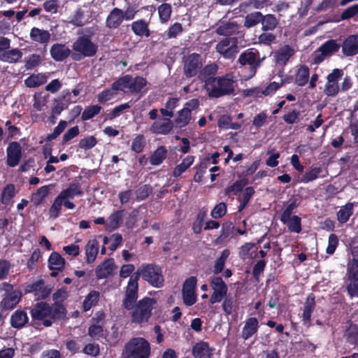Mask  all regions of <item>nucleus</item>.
<instances>
[{
    "label": "nucleus",
    "mask_w": 358,
    "mask_h": 358,
    "mask_svg": "<svg viewBox=\"0 0 358 358\" xmlns=\"http://www.w3.org/2000/svg\"><path fill=\"white\" fill-rule=\"evenodd\" d=\"M236 78L232 73H227L215 78H209L206 81L204 87L210 97L218 98L234 93Z\"/></svg>",
    "instance_id": "f257e3e1"
},
{
    "label": "nucleus",
    "mask_w": 358,
    "mask_h": 358,
    "mask_svg": "<svg viewBox=\"0 0 358 358\" xmlns=\"http://www.w3.org/2000/svg\"><path fill=\"white\" fill-rule=\"evenodd\" d=\"M150 345L147 340L137 337L126 343L122 350V358H149Z\"/></svg>",
    "instance_id": "f03ea898"
},
{
    "label": "nucleus",
    "mask_w": 358,
    "mask_h": 358,
    "mask_svg": "<svg viewBox=\"0 0 358 358\" xmlns=\"http://www.w3.org/2000/svg\"><path fill=\"white\" fill-rule=\"evenodd\" d=\"M134 274L138 277L141 275L144 280L155 287H162L164 285V279L162 268L157 265L143 264Z\"/></svg>",
    "instance_id": "7ed1b4c3"
},
{
    "label": "nucleus",
    "mask_w": 358,
    "mask_h": 358,
    "mask_svg": "<svg viewBox=\"0 0 358 358\" xmlns=\"http://www.w3.org/2000/svg\"><path fill=\"white\" fill-rule=\"evenodd\" d=\"M156 301L151 298H143L139 301L131 313V320L135 323L145 322L151 315Z\"/></svg>",
    "instance_id": "20e7f679"
},
{
    "label": "nucleus",
    "mask_w": 358,
    "mask_h": 358,
    "mask_svg": "<svg viewBox=\"0 0 358 358\" xmlns=\"http://www.w3.org/2000/svg\"><path fill=\"white\" fill-rule=\"evenodd\" d=\"M238 62L241 66H250V75L245 78V80H248L255 75L257 69L260 66L259 52L254 48L248 49L240 55Z\"/></svg>",
    "instance_id": "39448f33"
},
{
    "label": "nucleus",
    "mask_w": 358,
    "mask_h": 358,
    "mask_svg": "<svg viewBox=\"0 0 358 358\" xmlns=\"http://www.w3.org/2000/svg\"><path fill=\"white\" fill-rule=\"evenodd\" d=\"M210 286L213 290L210 297V303L211 304L220 303L227 296L228 287L221 277L212 276L210 278Z\"/></svg>",
    "instance_id": "423d86ee"
},
{
    "label": "nucleus",
    "mask_w": 358,
    "mask_h": 358,
    "mask_svg": "<svg viewBox=\"0 0 358 358\" xmlns=\"http://www.w3.org/2000/svg\"><path fill=\"white\" fill-rule=\"evenodd\" d=\"M196 278L194 276H191L185 280L182 285V300L183 303L187 306L194 305L196 301Z\"/></svg>",
    "instance_id": "0eeeda50"
},
{
    "label": "nucleus",
    "mask_w": 358,
    "mask_h": 358,
    "mask_svg": "<svg viewBox=\"0 0 358 358\" xmlns=\"http://www.w3.org/2000/svg\"><path fill=\"white\" fill-rule=\"evenodd\" d=\"M203 66V59L200 55L192 53L184 59V73L187 77L195 76Z\"/></svg>",
    "instance_id": "6e6552de"
},
{
    "label": "nucleus",
    "mask_w": 358,
    "mask_h": 358,
    "mask_svg": "<svg viewBox=\"0 0 358 358\" xmlns=\"http://www.w3.org/2000/svg\"><path fill=\"white\" fill-rule=\"evenodd\" d=\"M215 50L224 58L232 59L238 52L237 41L234 38H225L217 44Z\"/></svg>",
    "instance_id": "1a4fd4ad"
},
{
    "label": "nucleus",
    "mask_w": 358,
    "mask_h": 358,
    "mask_svg": "<svg viewBox=\"0 0 358 358\" xmlns=\"http://www.w3.org/2000/svg\"><path fill=\"white\" fill-rule=\"evenodd\" d=\"M73 50L80 53L83 57H92L95 55L97 46L89 38L79 37L73 45Z\"/></svg>",
    "instance_id": "9d476101"
},
{
    "label": "nucleus",
    "mask_w": 358,
    "mask_h": 358,
    "mask_svg": "<svg viewBox=\"0 0 358 358\" xmlns=\"http://www.w3.org/2000/svg\"><path fill=\"white\" fill-rule=\"evenodd\" d=\"M346 290L350 298L358 297V266H348Z\"/></svg>",
    "instance_id": "9b49d317"
},
{
    "label": "nucleus",
    "mask_w": 358,
    "mask_h": 358,
    "mask_svg": "<svg viewBox=\"0 0 358 358\" xmlns=\"http://www.w3.org/2000/svg\"><path fill=\"white\" fill-rule=\"evenodd\" d=\"M238 257L244 262H250L258 257L257 244L247 242L238 248Z\"/></svg>",
    "instance_id": "f8f14e48"
},
{
    "label": "nucleus",
    "mask_w": 358,
    "mask_h": 358,
    "mask_svg": "<svg viewBox=\"0 0 358 358\" xmlns=\"http://www.w3.org/2000/svg\"><path fill=\"white\" fill-rule=\"evenodd\" d=\"M310 79V69L306 64H299L295 66L293 82L298 87H303L308 83Z\"/></svg>",
    "instance_id": "ddd939ff"
},
{
    "label": "nucleus",
    "mask_w": 358,
    "mask_h": 358,
    "mask_svg": "<svg viewBox=\"0 0 358 358\" xmlns=\"http://www.w3.org/2000/svg\"><path fill=\"white\" fill-rule=\"evenodd\" d=\"M173 128V122L169 118H161L154 122L150 131L154 134H168Z\"/></svg>",
    "instance_id": "4468645a"
},
{
    "label": "nucleus",
    "mask_w": 358,
    "mask_h": 358,
    "mask_svg": "<svg viewBox=\"0 0 358 358\" xmlns=\"http://www.w3.org/2000/svg\"><path fill=\"white\" fill-rule=\"evenodd\" d=\"M21 147L17 142L11 143L7 148V164L10 167L16 166L21 159Z\"/></svg>",
    "instance_id": "2eb2a0df"
},
{
    "label": "nucleus",
    "mask_w": 358,
    "mask_h": 358,
    "mask_svg": "<svg viewBox=\"0 0 358 358\" xmlns=\"http://www.w3.org/2000/svg\"><path fill=\"white\" fill-rule=\"evenodd\" d=\"M116 268L114 259L112 258L107 259L97 266L96 276L98 279L106 278L111 275Z\"/></svg>",
    "instance_id": "dca6fc26"
},
{
    "label": "nucleus",
    "mask_w": 358,
    "mask_h": 358,
    "mask_svg": "<svg viewBox=\"0 0 358 358\" xmlns=\"http://www.w3.org/2000/svg\"><path fill=\"white\" fill-rule=\"evenodd\" d=\"M294 50L289 45H284L273 52V57L278 65L285 66L294 54Z\"/></svg>",
    "instance_id": "f3484780"
},
{
    "label": "nucleus",
    "mask_w": 358,
    "mask_h": 358,
    "mask_svg": "<svg viewBox=\"0 0 358 358\" xmlns=\"http://www.w3.org/2000/svg\"><path fill=\"white\" fill-rule=\"evenodd\" d=\"M342 52L347 57L354 56L358 53V35L348 36L342 44Z\"/></svg>",
    "instance_id": "a211bd4d"
},
{
    "label": "nucleus",
    "mask_w": 358,
    "mask_h": 358,
    "mask_svg": "<svg viewBox=\"0 0 358 358\" xmlns=\"http://www.w3.org/2000/svg\"><path fill=\"white\" fill-rule=\"evenodd\" d=\"M50 314V306L45 302L37 303L31 310V315L36 320H48Z\"/></svg>",
    "instance_id": "6ab92c4d"
},
{
    "label": "nucleus",
    "mask_w": 358,
    "mask_h": 358,
    "mask_svg": "<svg viewBox=\"0 0 358 358\" xmlns=\"http://www.w3.org/2000/svg\"><path fill=\"white\" fill-rule=\"evenodd\" d=\"M259 329V322L256 317H249L244 322L241 336L245 341L255 335Z\"/></svg>",
    "instance_id": "aec40b11"
},
{
    "label": "nucleus",
    "mask_w": 358,
    "mask_h": 358,
    "mask_svg": "<svg viewBox=\"0 0 358 358\" xmlns=\"http://www.w3.org/2000/svg\"><path fill=\"white\" fill-rule=\"evenodd\" d=\"M66 310L61 303H55L52 307H50V319L45 320L43 324L45 327L52 325V320H62L66 317Z\"/></svg>",
    "instance_id": "412c9836"
},
{
    "label": "nucleus",
    "mask_w": 358,
    "mask_h": 358,
    "mask_svg": "<svg viewBox=\"0 0 358 358\" xmlns=\"http://www.w3.org/2000/svg\"><path fill=\"white\" fill-rule=\"evenodd\" d=\"M122 9L114 8L108 14L106 20V27L108 29H117L123 22Z\"/></svg>",
    "instance_id": "4be33fe9"
},
{
    "label": "nucleus",
    "mask_w": 358,
    "mask_h": 358,
    "mask_svg": "<svg viewBox=\"0 0 358 358\" xmlns=\"http://www.w3.org/2000/svg\"><path fill=\"white\" fill-rule=\"evenodd\" d=\"M315 296L313 294H310L307 296L303 309L302 320L303 324L309 326L311 320V315L313 310H315Z\"/></svg>",
    "instance_id": "5701e85b"
},
{
    "label": "nucleus",
    "mask_w": 358,
    "mask_h": 358,
    "mask_svg": "<svg viewBox=\"0 0 358 358\" xmlns=\"http://www.w3.org/2000/svg\"><path fill=\"white\" fill-rule=\"evenodd\" d=\"M99 242L96 239L90 240L85 247V260L87 264H93L99 253Z\"/></svg>",
    "instance_id": "b1692460"
},
{
    "label": "nucleus",
    "mask_w": 358,
    "mask_h": 358,
    "mask_svg": "<svg viewBox=\"0 0 358 358\" xmlns=\"http://www.w3.org/2000/svg\"><path fill=\"white\" fill-rule=\"evenodd\" d=\"M83 192L79 182L71 183L67 188L61 191L58 194L63 200L73 199L75 196H82Z\"/></svg>",
    "instance_id": "393cba45"
},
{
    "label": "nucleus",
    "mask_w": 358,
    "mask_h": 358,
    "mask_svg": "<svg viewBox=\"0 0 358 358\" xmlns=\"http://www.w3.org/2000/svg\"><path fill=\"white\" fill-rule=\"evenodd\" d=\"M50 52L55 61L61 62L69 56L71 50L64 44L56 43L51 47Z\"/></svg>",
    "instance_id": "a878e982"
},
{
    "label": "nucleus",
    "mask_w": 358,
    "mask_h": 358,
    "mask_svg": "<svg viewBox=\"0 0 358 358\" xmlns=\"http://www.w3.org/2000/svg\"><path fill=\"white\" fill-rule=\"evenodd\" d=\"M22 294L20 291L8 292L2 300L1 305L5 309H13L20 302Z\"/></svg>",
    "instance_id": "bb28decb"
},
{
    "label": "nucleus",
    "mask_w": 358,
    "mask_h": 358,
    "mask_svg": "<svg viewBox=\"0 0 358 358\" xmlns=\"http://www.w3.org/2000/svg\"><path fill=\"white\" fill-rule=\"evenodd\" d=\"M29 37L34 42L47 43L50 39V34L47 30L33 27L31 29Z\"/></svg>",
    "instance_id": "cd10ccee"
},
{
    "label": "nucleus",
    "mask_w": 358,
    "mask_h": 358,
    "mask_svg": "<svg viewBox=\"0 0 358 358\" xmlns=\"http://www.w3.org/2000/svg\"><path fill=\"white\" fill-rule=\"evenodd\" d=\"M123 210H116L114 213H113L108 217L106 222V229L109 231H113L120 227L123 222Z\"/></svg>",
    "instance_id": "c85d7f7f"
},
{
    "label": "nucleus",
    "mask_w": 358,
    "mask_h": 358,
    "mask_svg": "<svg viewBox=\"0 0 358 358\" xmlns=\"http://www.w3.org/2000/svg\"><path fill=\"white\" fill-rule=\"evenodd\" d=\"M22 57L20 49L13 48L0 53V60L10 64L17 62Z\"/></svg>",
    "instance_id": "c756f323"
},
{
    "label": "nucleus",
    "mask_w": 358,
    "mask_h": 358,
    "mask_svg": "<svg viewBox=\"0 0 358 358\" xmlns=\"http://www.w3.org/2000/svg\"><path fill=\"white\" fill-rule=\"evenodd\" d=\"M345 341L355 348L358 343V326L350 324L344 332Z\"/></svg>",
    "instance_id": "7c9ffc66"
},
{
    "label": "nucleus",
    "mask_w": 358,
    "mask_h": 358,
    "mask_svg": "<svg viewBox=\"0 0 358 358\" xmlns=\"http://www.w3.org/2000/svg\"><path fill=\"white\" fill-rule=\"evenodd\" d=\"M28 316L25 311L17 310L10 317V324L13 327L20 329L28 322Z\"/></svg>",
    "instance_id": "2f4dec72"
},
{
    "label": "nucleus",
    "mask_w": 358,
    "mask_h": 358,
    "mask_svg": "<svg viewBox=\"0 0 358 358\" xmlns=\"http://www.w3.org/2000/svg\"><path fill=\"white\" fill-rule=\"evenodd\" d=\"M231 252L229 249H224L222 250L220 256L215 261L213 267V272L214 274L217 275L224 271L225 264Z\"/></svg>",
    "instance_id": "473e14b6"
},
{
    "label": "nucleus",
    "mask_w": 358,
    "mask_h": 358,
    "mask_svg": "<svg viewBox=\"0 0 358 358\" xmlns=\"http://www.w3.org/2000/svg\"><path fill=\"white\" fill-rule=\"evenodd\" d=\"M131 29L133 32L138 36H145L148 37L150 35L148 29V23L144 20H138L131 24Z\"/></svg>",
    "instance_id": "72a5a7b5"
},
{
    "label": "nucleus",
    "mask_w": 358,
    "mask_h": 358,
    "mask_svg": "<svg viewBox=\"0 0 358 358\" xmlns=\"http://www.w3.org/2000/svg\"><path fill=\"white\" fill-rule=\"evenodd\" d=\"M192 354L195 358H210L211 352L208 343L201 342L196 344L192 349Z\"/></svg>",
    "instance_id": "f704fd0d"
},
{
    "label": "nucleus",
    "mask_w": 358,
    "mask_h": 358,
    "mask_svg": "<svg viewBox=\"0 0 358 358\" xmlns=\"http://www.w3.org/2000/svg\"><path fill=\"white\" fill-rule=\"evenodd\" d=\"M52 185H44L34 192L31 196V201L34 205L38 206L46 198L50 191Z\"/></svg>",
    "instance_id": "c9c22d12"
},
{
    "label": "nucleus",
    "mask_w": 358,
    "mask_h": 358,
    "mask_svg": "<svg viewBox=\"0 0 358 358\" xmlns=\"http://www.w3.org/2000/svg\"><path fill=\"white\" fill-rule=\"evenodd\" d=\"M194 162V157L192 155H187L185 157L182 162L178 164L173 169V176L178 178Z\"/></svg>",
    "instance_id": "e433bc0d"
},
{
    "label": "nucleus",
    "mask_w": 358,
    "mask_h": 358,
    "mask_svg": "<svg viewBox=\"0 0 358 358\" xmlns=\"http://www.w3.org/2000/svg\"><path fill=\"white\" fill-rule=\"evenodd\" d=\"M238 24L235 22H222L216 29V32L219 35H231L238 31Z\"/></svg>",
    "instance_id": "4c0bfd02"
},
{
    "label": "nucleus",
    "mask_w": 358,
    "mask_h": 358,
    "mask_svg": "<svg viewBox=\"0 0 358 358\" xmlns=\"http://www.w3.org/2000/svg\"><path fill=\"white\" fill-rule=\"evenodd\" d=\"M167 150L164 146H159L150 157V163L154 166L161 164L166 158Z\"/></svg>",
    "instance_id": "58836bf2"
},
{
    "label": "nucleus",
    "mask_w": 358,
    "mask_h": 358,
    "mask_svg": "<svg viewBox=\"0 0 358 358\" xmlns=\"http://www.w3.org/2000/svg\"><path fill=\"white\" fill-rule=\"evenodd\" d=\"M65 264L64 259L56 252L50 254L48 258V267L50 270H61Z\"/></svg>",
    "instance_id": "ea45409f"
},
{
    "label": "nucleus",
    "mask_w": 358,
    "mask_h": 358,
    "mask_svg": "<svg viewBox=\"0 0 358 358\" xmlns=\"http://www.w3.org/2000/svg\"><path fill=\"white\" fill-rule=\"evenodd\" d=\"M178 98H169L165 103V108L159 110L160 113L164 117H173V111L178 106Z\"/></svg>",
    "instance_id": "a19ab883"
},
{
    "label": "nucleus",
    "mask_w": 358,
    "mask_h": 358,
    "mask_svg": "<svg viewBox=\"0 0 358 358\" xmlns=\"http://www.w3.org/2000/svg\"><path fill=\"white\" fill-rule=\"evenodd\" d=\"M129 92L131 93H138L141 91V90L146 85L147 81L146 80L141 76H137L136 78H132V76H129Z\"/></svg>",
    "instance_id": "79ce46f5"
},
{
    "label": "nucleus",
    "mask_w": 358,
    "mask_h": 358,
    "mask_svg": "<svg viewBox=\"0 0 358 358\" xmlns=\"http://www.w3.org/2000/svg\"><path fill=\"white\" fill-rule=\"evenodd\" d=\"M138 275L134 274L130 276L129 280L127 286L125 296L138 298Z\"/></svg>",
    "instance_id": "37998d69"
},
{
    "label": "nucleus",
    "mask_w": 358,
    "mask_h": 358,
    "mask_svg": "<svg viewBox=\"0 0 358 358\" xmlns=\"http://www.w3.org/2000/svg\"><path fill=\"white\" fill-rule=\"evenodd\" d=\"M218 67L215 64H211L206 66L200 72L199 78L204 82L209 78H215L214 76L217 71Z\"/></svg>",
    "instance_id": "c03bdc74"
},
{
    "label": "nucleus",
    "mask_w": 358,
    "mask_h": 358,
    "mask_svg": "<svg viewBox=\"0 0 358 358\" xmlns=\"http://www.w3.org/2000/svg\"><path fill=\"white\" fill-rule=\"evenodd\" d=\"M353 213V204L352 203H348L337 213L338 220L341 223H345L348 221L350 217Z\"/></svg>",
    "instance_id": "a18cd8bd"
},
{
    "label": "nucleus",
    "mask_w": 358,
    "mask_h": 358,
    "mask_svg": "<svg viewBox=\"0 0 358 358\" xmlns=\"http://www.w3.org/2000/svg\"><path fill=\"white\" fill-rule=\"evenodd\" d=\"M264 31H271L275 29L278 24L276 17L272 14L263 15L262 14L261 22Z\"/></svg>",
    "instance_id": "49530a36"
},
{
    "label": "nucleus",
    "mask_w": 358,
    "mask_h": 358,
    "mask_svg": "<svg viewBox=\"0 0 358 358\" xmlns=\"http://www.w3.org/2000/svg\"><path fill=\"white\" fill-rule=\"evenodd\" d=\"M157 10L159 20L162 23L167 22L170 20L172 13V6L171 4L164 3L158 6Z\"/></svg>",
    "instance_id": "de8ad7c7"
},
{
    "label": "nucleus",
    "mask_w": 358,
    "mask_h": 358,
    "mask_svg": "<svg viewBox=\"0 0 358 358\" xmlns=\"http://www.w3.org/2000/svg\"><path fill=\"white\" fill-rule=\"evenodd\" d=\"M320 48L329 57L338 52L340 45L335 40L331 39L326 41Z\"/></svg>",
    "instance_id": "09e8293b"
},
{
    "label": "nucleus",
    "mask_w": 358,
    "mask_h": 358,
    "mask_svg": "<svg viewBox=\"0 0 358 358\" xmlns=\"http://www.w3.org/2000/svg\"><path fill=\"white\" fill-rule=\"evenodd\" d=\"M192 120V113L186 109L182 108L178 113V116L176 119V123L180 127H183L187 125Z\"/></svg>",
    "instance_id": "8fccbe9b"
},
{
    "label": "nucleus",
    "mask_w": 358,
    "mask_h": 358,
    "mask_svg": "<svg viewBox=\"0 0 358 358\" xmlns=\"http://www.w3.org/2000/svg\"><path fill=\"white\" fill-rule=\"evenodd\" d=\"M287 220V222L282 223L287 226L289 231L299 234L301 231V218L297 215H294Z\"/></svg>",
    "instance_id": "3c124183"
},
{
    "label": "nucleus",
    "mask_w": 358,
    "mask_h": 358,
    "mask_svg": "<svg viewBox=\"0 0 358 358\" xmlns=\"http://www.w3.org/2000/svg\"><path fill=\"white\" fill-rule=\"evenodd\" d=\"M262 20V13L260 12H253L248 14L245 17L244 26L247 28H251L258 24Z\"/></svg>",
    "instance_id": "603ef678"
},
{
    "label": "nucleus",
    "mask_w": 358,
    "mask_h": 358,
    "mask_svg": "<svg viewBox=\"0 0 358 358\" xmlns=\"http://www.w3.org/2000/svg\"><path fill=\"white\" fill-rule=\"evenodd\" d=\"M45 83V77L42 74H34L28 77L24 83L28 87H36Z\"/></svg>",
    "instance_id": "864d4df0"
},
{
    "label": "nucleus",
    "mask_w": 358,
    "mask_h": 358,
    "mask_svg": "<svg viewBox=\"0 0 358 358\" xmlns=\"http://www.w3.org/2000/svg\"><path fill=\"white\" fill-rule=\"evenodd\" d=\"M99 293L96 291L90 292L85 297L83 301V309L85 311L89 310L92 306H95L99 301Z\"/></svg>",
    "instance_id": "5fc2aeb1"
},
{
    "label": "nucleus",
    "mask_w": 358,
    "mask_h": 358,
    "mask_svg": "<svg viewBox=\"0 0 358 358\" xmlns=\"http://www.w3.org/2000/svg\"><path fill=\"white\" fill-rule=\"evenodd\" d=\"M15 186L13 184H8L3 187L1 194V202L3 204H8L11 199L15 196Z\"/></svg>",
    "instance_id": "6e6d98bb"
},
{
    "label": "nucleus",
    "mask_w": 358,
    "mask_h": 358,
    "mask_svg": "<svg viewBox=\"0 0 358 358\" xmlns=\"http://www.w3.org/2000/svg\"><path fill=\"white\" fill-rule=\"evenodd\" d=\"M113 88L115 90V91H122V92H129V76L127 75L120 78L117 81L114 82L113 84Z\"/></svg>",
    "instance_id": "4d7b16f0"
},
{
    "label": "nucleus",
    "mask_w": 358,
    "mask_h": 358,
    "mask_svg": "<svg viewBox=\"0 0 358 358\" xmlns=\"http://www.w3.org/2000/svg\"><path fill=\"white\" fill-rule=\"evenodd\" d=\"M222 300V310L226 315H230L236 308V301L231 296H227Z\"/></svg>",
    "instance_id": "13d9d810"
},
{
    "label": "nucleus",
    "mask_w": 358,
    "mask_h": 358,
    "mask_svg": "<svg viewBox=\"0 0 358 358\" xmlns=\"http://www.w3.org/2000/svg\"><path fill=\"white\" fill-rule=\"evenodd\" d=\"M64 200L57 195L49 209L50 217L55 219L59 216Z\"/></svg>",
    "instance_id": "bf43d9fd"
},
{
    "label": "nucleus",
    "mask_w": 358,
    "mask_h": 358,
    "mask_svg": "<svg viewBox=\"0 0 358 358\" xmlns=\"http://www.w3.org/2000/svg\"><path fill=\"white\" fill-rule=\"evenodd\" d=\"M101 110V107L99 105H92L87 106L85 108L84 111L81 115V119L83 121H86L92 119L95 115L99 114Z\"/></svg>",
    "instance_id": "052dcab7"
},
{
    "label": "nucleus",
    "mask_w": 358,
    "mask_h": 358,
    "mask_svg": "<svg viewBox=\"0 0 358 358\" xmlns=\"http://www.w3.org/2000/svg\"><path fill=\"white\" fill-rule=\"evenodd\" d=\"M322 172L321 167H314L310 170L306 171L303 176L301 182L303 183H308L317 179L320 173Z\"/></svg>",
    "instance_id": "680f3d73"
},
{
    "label": "nucleus",
    "mask_w": 358,
    "mask_h": 358,
    "mask_svg": "<svg viewBox=\"0 0 358 358\" xmlns=\"http://www.w3.org/2000/svg\"><path fill=\"white\" fill-rule=\"evenodd\" d=\"M48 99L42 93H36L34 96V108L38 111L44 110L47 108Z\"/></svg>",
    "instance_id": "e2e57ef3"
},
{
    "label": "nucleus",
    "mask_w": 358,
    "mask_h": 358,
    "mask_svg": "<svg viewBox=\"0 0 358 358\" xmlns=\"http://www.w3.org/2000/svg\"><path fill=\"white\" fill-rule=\"evenodd\" d=\"M152 189L150 185H144L138 188L134 193L136 201H142L147 198L152 192Z\"/></svg>",
    "instance_id": "0e129e2a"
},
{
    "label": "nucleus",
    "mask_w": 358,
    "mask_h": 358,
    "mask_svg": "<svg viewBox=\"0 0 358 358\" xmlns=\"http://www.w3.org/2000/svg\"><path fill=\"white\" fill-rule=\"evenodd\" d=\"M118 198L122 205H124L129 202L134 203L136 201L134 191L127 189L118 194Z\"/></svg>",
    "instance_id": "69168bd1"
},
{
    "label": "nucleus",
    "mask_w": 358,
    "mask_h": 358,
    "mask_svg": "<svg viewBox=\"0 0 358 358\" xmlns=\"http://www.w3.org/2000/svg\"><path fill=\"white\" fill-rule=\"evenodd\" d=\"M145 145V137L143 135H138L132 141L131 150L136 153H140L143 151Z\"/></svg>",
    "instance_id": "338daca9"
},
{
    "label": "nucleus",
    "mask_w": 358,
    "mask_h": 358,
    "mask_svg": "<svg viewBox=\"0 0 358 358\" xmlns=\"http://www.w3.org/2000/svg\"><path fill=\"white\" fill-rule=\"evenodd\" d=\"M351 254L352 260L348 264V266H358V241L354 240L350 243Z\"/></svg>",
    "instance_id": "774afa93"
}]
</instances>
